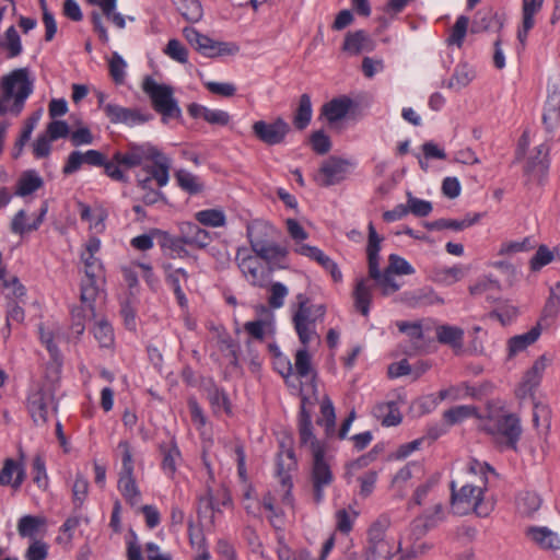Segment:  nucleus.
<instances>
[{"label":"nucleus","instance_id":"55","mask_svg":"<svg viewBox=\"0 0 560 560\" xmlns=\"http://www.w3.org/2000/svg\"><path fill=\"white\" fill-rule=\"evenodd\" d=\"M358 516V512L348 511L346 509L338 510L336 512V528L342 534H349L352 529L354 520Z\"/></svg>","mask_w":560,"mask_h":560},{"label":"nucleus","instance_id":"15","mask_svg":"<svg viewBox=\"0 0 560 560\" xmlns=\"http://www.w3.org/2000/svg\"><path fill=\"white\" fill-rule=\"evenodd\" d=\"M245 252L244 249H238L236 254V260L242 273L252 285L264 287L266 282L264 266L257 257L244 255Z\"/></svg>","mask_w":560,"mask_h":560},{"label":"nucleus","instance_id":"7","mask_svg":"<svg viewBox=\"0 0 560 560\" xmlns=\"http://www.w3.org/2000/svg\"><path fill=\"white\" fill-rule=\"evenodd\" d=\"M393 272L385 268L383 272L380 270L375 277L358 280L353 291L354 306L363 316L369 315L374 287L380 288L385 296L400 289V284L395 280Z\"/></svg>","mask_w":560,"mask_h":560},{"label":"nucleus","instance_id":"54","mask_svg":"<svg viewBox=\"0 0 560 560\" xmlns=\"http://www.w3.org/2000/svg\"><path fill=\"white\" fill-rule=\"evenodd\" d=\"M553 260V252L546 245H540L536 254L529 260V267L533 271H538Z\"/></svg>","mask_w":560,"mask_h":560},{"label":"nucleus","instance_id":"2","mask_svg":"<svg viewBox=\"0 0 560 560\" xmlns=\"http://www.w3.org/2000/svg\"><path fill=\"white\" fill-rule=\"evenodd\" d=\"M116 160L122 164L124 171L141 167L136 174V183L144 191L153 189V180L159 187H164L168 183L171 159L150 142H128L124 153H118Z\"/></svg>","mask_w":560,"mask_h":560},{"label":"nucleus","instance_id":"61","mask_svg":"<svg viewBox=\"0 0 560 560\" xmlns=\"http://www.w3.org/2000/svg\"><path fill=\"white\" fill-rule=\"evenodd\" d=\"M164 52L173 60L186 63L188 60V51L178 39H170Z\"/></svg>","mask_w":560,"mask_h":560},{"label":"nucleus","instance_id":"64","mask_svg":"<svg viewBox=\"0 0 560 560\" xmlns=\"http://www.w3.org/2000/svg\"><path fill=\"white\" fill-rule=\"evenodd\" d=\"M46 135L51 141L66 138L70 135V128L63 120H52L47 125Z\"/></svg>","mask_w":560,"mask_h":560},{"label":"nucleus","instance_id":"32","mask_svg":"<svg viewBox=\"0 0 560 560\" xmlns=\"http://www.w3.org/2000/svg\"><path fill=\"white\" fill-rule=\"evenodd\" d=\"M439 342L448 345L454 349H460L464 341V330L457 326L441 325L436 327Z\"/></svg>","mask_w":560,"mask_h":560},{"label":"nucleus","instance_id":"14","mask_svg":"<svg viewBox=\"0 0 560 560\" xmlns=\"http://www.w3.org/2000/svg\"><path fill=\"white\" fill-rule=\"evenodd\" d=\"M54 393L50 386H43L34 392L28 398V409L33 420L38 422H46L48 410L54 408Z\"/></svg>","mask_w":560,"mask_h":560},{"label":"nucleus","instance_id":"24","mask_svg":"<svg viewBox=\"0 0 560 560\" xmlns=\"http://www.w3.org/2000/svg\"><path fill=\"white\" fill-rule=\"evenodd\" d=\"M374 48L373 40L366 32L360 30L349 32L342 45V50L351 55H359L362 51H371Z\"/></svg>","mask_w":560,"mask_h":560},{"label":"nucleus","instance_id":"37","mask_svg":"<svg viewBox=\"0 0 560 560\" xmlns=\"http://www.w3.org/2000/svg\"><path fill=\"white\" fill-rule=\"evenodd\" d=\"M90 4L101 8L103 14L110 20L118 28L126 26L125 18L120 13H115L117 0H86Z\"/></svg>","mask_w":560,"mask_h":560},{"label":"nucleus","instance_id":"56","mask_svg":"<svg viewBox=\"0 0 560 560\" xmlns=\"http://www.w3.org/2000/svg\"><path fill=\"white\" fill-rule=\"evenodd\" d=\"M295 371L300 377H307L312 372L311 355L307 346H303L295 353Z\"/></svg>","mask_w":560,"mask_h":560},{"label":"nucleus","instance_id":"46","mask_svg":"<svg viewBox=\"0 0 560 560\" xmlns=\"http://www.w3.org/2000/svg\"><path fill=\"white\" fill-rule=\"evenodd\" d=\"M469 24V19L465 15H460L457 18L454 26L451 30L450 36L447 38V43L450 45H456L460 47L463 45L464 38L467 33Z\"/></svg>","mask_w":560,"mask_h":560},{"label":"nucleus","instance_id":"19","mask_svg":"<svg viewBox=\"0 0 560 560\" xmlns=\"http://www.w3.org/2000/svg\"><path fill=\"white\" fill-rule=\"evenodd\" d=\"M541 330V325L537 323L527 332L509 338L506 341L508 359L515 358L518 353L524 352L529 346L534 345L540 337Z\"/></svg>","mask_w":560,"mask_h":560},{"label":"nucleus","instance_id":"27","mask_svg":"<svg viewBox=\"0 0 560 560\" xmlns=\"http://www.w3.org/2000/svg\"><path fill=\"white\" fill-rule=\"evenodd\" d=\"M542 498L534 490L521 491L515 501L517 512L523 516H533L541 506Z\"/></svg>","mask_w":560,"mask_h":560},{"label":"nucleus","instance_id":"1","mask_svg":"<svg viewBox=\"0 0 560 560\" xmlns=\"http://www.w3.org/2000/svg\"><path fill=\"white\" fill-rule=\"evenodd\" d=\"M490 470L488 464L471 459L465 479L451 481V510L455 515L475 513L486 517L492 512L493 502L485 498Z\"/></svg>","mask_w":560,"mask_h":560},{"label":"nucleus","instance_id":"34","mask_svg":"<svg viewBox=\"0 0 560 560\" xmlns=\"http://www.w3.org/2000/svg\"><path fill=\"white\" fill-rule=\"evenodd\" d=\"M480 219V214L476 213L472 218L466 217L463 220H452V219H439L432 222H428L425 228L429 230H454L462 231L466 228H469L477 223Z\"/></svg>","mask_w":560,"mask_h":560},{"label":"nucleus","instance_id":"28","mask_svg":"<svg viewBox=\"0 0 560 560\" xmlns=\"http://www.w3.org/2000/svg\"><path fill=\"white\" fill-rule=\"evenodd\" d=\"M44 180L34 170L23 172L16 180L14 194L19 197H26L40 189Z\"/></svg>","mask_w":560,"mask_h":560},{"label":"nucleus","instance_id":"6","mask_svg":"<svg viewBox=\"0 0 560 560\" xmlns=\"http://www.w3.org/2000/svg\"><path fill=\"white\" fill-rule=\"evenodd\" d=\"M277 230L265 221H253L247 225V237L252 249L266 261H279L287 256V249L275 243Z\"/></svg>","mask_w":560,"mask_h":560},{"label":"nucleus","instance_id":"3","mask_svg":"<svg viewBox=\"0 0 560 560\" xmlns=\"http://www.w3.org/2000/svg\"><path fill=\"white\" fill-rule=\"evenodd\" d=\"M34 91V79L28 68H18L0 79V116H19Z\"/></svg>","mask_w":560,"mask_h":560},{"label":"nucleus","instance_id":"60","mask_svg":"<svg viewBox=\"0 0 560 560\" xmlns=\"http://www.w3.org/2000/svg\"><path fill=\"white\" fill-rule=\"evenodd\" d=\"M406 207L408 209V213L411 212L417 217H427L432 211V203L430 201L412 197L410 192H408Z\"/></svg>","mask_w":560,"mask_h":560},{"label":"nucleus","instance_id":"51","mask_svg":"<svg viewBox=\"0 0 560 560\" xmlns=\"http://www.w3.org/2000/svg\"><path fill=\"white\" fill-rule=\"evenodd\" d=\"M219 504V500L215 498L212 491L208 490L206 495L200 498L198 514L200 516H209L211 522H213L214 512L220 511Z\"/></svg>","mask_w":560,"mask_h":560},{"label":"nucleus","instance_id":"63","mask_svg":"<svg viewBox=\"0 0 560 560\" xmlns=\"http://www.w3.org/2000/svg\"><path fill=\"white\" fill-rule=\"evenodd\" d=\"M89 490V482L88 480L80 474L77 475L73 487H72V494H73V503L77 508H81Z\"/></svg>","mask_w":560,"mask_h":560},{"label":"nucleus","instance_id":"41","mask_svg":"<svg viewBox=\"0 0 560 560\" xmlns=\"http://www.w3.org/2000/svg\"><path fill=\"white\" fill-rule=\"evenodd\" d=\"M536 247V242L533 237L527 236L522 241H511L503 243L500 246L499 255L510 256L521 252H529Z\"/></svg>","mask_w":560,"mask_h":560},{"label":"nucleus","instance_id":"18","mask_svg":"<svg viewBox=\"0 0 560 560\" xmlns=\"http://www.w3.org/2000/svg\"><path fill=\"white\" fill-rule=\"evenodd\" d=\"M296 466V460L294 456V452L292 450H287L281 452L278 455L277 462V472L280 478L281 485L283 487L284 495L283 501L291 503V492L290 489L292 487L290 471L293 470Z\"/></svg>","mask_w":560,"mask_h":560},{"label":"nucleus","instance_id":"49","mask_svg":"<svg viewBox=\"0 0 560 560\" xmlns=\"http://www.w3.org/2000/svg\"><path fill=\"white\" fill-rule=\"evenodd\" d=\"M320 413L322 418L317 420V423L324 425L326 428L327 434H330V432H332L335 429L336 415L335 408L329 398H325L322 401Z\"/></svg>","mask_w":560,"mask_h":560},{"label":"nucleus","instance_id":"39","mask_svg":"<svg viewBox=\"0 0 560 560\" xmlns=\"http://www.w3.org/2000/svg\"><path fill=\"white\" fill-rule=\"evenodd\" d=\"M195 218L200 224L211 228L224 226L226 223L224 212L219 209H207L198 211L195 214Z\"/></svg>","mask_w":560,"mask_h":560},{"label":"nucleus","instance_id":"12","mask_svg":"<svg viewBox=\"0 0 560 560\" xmlns=\"http://www.w3.org/2000/svg\"><path fill=\"white\" fill-rule=\"evenodd\" d=\"M312 465V483L314 488V500L318 503L324 498V488L329 486L334 480L329 459L325 455V451H316Z\"/></svg>","mask_w":560,"mask_h":560},{"label":"nucleus","instance_id":"53","mask_svg":"<svg viewBox=\"0 0 560 560\" xmlns=\"http://www.w3.org/2000/svg\"><path fill=\"white\" fill-rule=\"evenodd\" d=\"M289 290L281 282H275L269 288L268 304L271 308H280L284 304V300L288 296Z\"/></svg>","mask_w":560,"mask_h":560},{"label":"nucleus","instance_id":"43","mask_svg":"<svg viewBox=\"0 0 560 560\" xmlns=\"http://www.w3.org/2000/svg\"><path fill=\"white\" fill-rule=\"evenodd\" d=\"M178 10L182 16L191 23L201 20L203 11L199 0H180Z\"/></svg>","mask_w":560,"mask_h":560},{"label":"nucleus","instance_id":"62","mask_svg":"<svg viewBox=\"0 0 560 560\" xmlns=\"http://www.w3.org/2000/svg\"><path fill=\"white\" fill-rule=\"evenodd\" d=\"M474 79V71L466 66L458 67L452 75L448 86L462 89L469 84Z\"/></svg>","mask_w":560,"mask_h":560},{"label":"nucleus","instance_id":"5","mask_svg":"<svg viewBox=\"0 0 560 560\" xmlns=\"http://www.w3.org/2000/svg\"><path fill=\"white\" fill-rule=\"evenodd\" d=\"M292 311V322L299 339L303 346H308L313 339L318 337L315 324L323 322L326 306L324 304H312L305 294L299 293L295 296Z\"/></svg>","mask_w":560,"mask_h":560},{"label":"nucleus","instance_id":"59","mask_svg":"<svg viewBox=\"0 0 560 560\" xmlns=\"http://www.w3.org/2000/svg\"><path fill=\"white\" fill-rule=\"evenodd\" d=\"M394 275H412L415 273L413 267L402 257L390 254L388 257V265L386 267Z\"/></svg>","mask_w":560,"mask_h":560},{"label":"nucleus","instance_id":"44","mask_svg":"<svg viewBox=\"0 0 560 560\" xmlns=\"http://www.w3.org/2000/svg\"><path fill=\"white\" fill-rule=\"evenodd\" d=\"M476 411L477 409L474 406H456L445 410L443 418L450 425H453L476 415Z\"/></svg>","mask_w":560,"mask_h":560},{"label":"nucleus","instance_id":"13","mask_svg":"<svg viewBox=\"0 0 560 560\" xmlns=\"http://www.w3.org/2000/svg\"><path fill=\"white\" fill-rule=\"evenodd\" d=\"M255 137L268 145L280 144L290 131L289 124L281 117L271 122L257 120L252 126Z\"/></svg>","mask_w":560,"mask_h":560},{"label":"nucleus","instance_id":"52","mask_svg":"<svg viewBox=\"0 0 560 560\" xmlns=\"http://www.w3.org/2000/svg\"><path fill=\"white\" fill-rule=\"evenodd\" d=\"M118 450L121 453V469L119 471V476L133 475V456L130 444L127 441H121L118 444Z\"/></svg>","mask_w":560,"mask_h":560},{"label":"nucleus","instance_id":"20","mask_svg":"<svg viewBox=\"0 0 560 560\" xmlns=\"http://www.w3.org/2000/svg\"><path fill=\"white\" fill-rule=\"evenodd\" d=\"M103 110L113 124L136 125L148 120L139 110L121 107L117 104L106 103Z\"/></svg>","mask_w":560,"mask_h":560},{"label":"nucleus","instance_id":"48","mask_svg":"<svg viewBox=\"0 0 560 560\" xmlns=\"http://www.w3.org/2000/svg\"><path fill=\"white\" fill-rule=\"evenodd\" d=\"M44 524V520L37 516L25 515L20 518L18 524V530L22 537H33L39 526Z\"/></svg>","mask_w":560,"mask_h":560},{"label":"nucleus","instance_id":"42","mask_svg":"<svg viewBox=\"0 0 560 560\" xmlns=\"http://www.w3.org/2000/svg\"><path fill=\"white\" fill-rule=\"evenodd\" d=\"M84 306H77L73 307L71 311V330L74 335L81 336L84 332L85 329V318L88 316V313L90 315H94V310L91 311L89 303H83Z\"/></svg>","mask_w":560,"mask_h":560},{"label":"nucleus","instance_id":"9","mask_svg":"<svg viewBox=\"0 0 560 560\" xmlns=\"http://www.w3.org/2000/svg\"><path fill=\"white\" fill-rule=\"evenodd\" d=\"M84 264V278L81 281L80 299L82 303H89L93 311V303L100 291V282L104 278V270L100 259L92 255H81Z\"/></svg>","mask_w":560,"mask_h":560},{"label":"nucleus","instance_id":"35","mask_svg":"<svg viewBox=\"0 0 560 560\" xmlns=\"http://www.w3.org/2000/svg\"><path fill=\"white\" fill-rule=\"evenodd\" d=\"M374 416L382 418V424L386 427L398 425L401 422V413L394 401L382 402L375 406Z\"/></svg>","mask_w":560,"mask_h":560},{"label":"nucleus","instance_id":"8","mask_svg":"<svg viewBox=\"0 0 560 560\" xmlns=\"http://www.w3.org/2000/svg\"><path fill=\"white\" fill-rule=\"evenodd\" d=\"M143 91L152 101L153 108L166 118H178L182 114L176 100L173 97V89L165 84H159L151 78L143 81Z\"/></svg>","mask_w":560,"mask_h":560},{"label":"nucleus","instance_id":"50","mask_svg":"<svg viewBox=\"0 0 560 560\" xmlns=\"http://www.w3.org/2000/svg\"><path fill=\"white\" fill-rule=\"evenodd\" d=\"M208 399L214 410V412L224 411L231 412V405L226 394L223 390L214 387L208 392Z\"/></svg>","mask_w":560,"mask_h":560},{"label":"nucleus","instance_id":"26","mask_svg":"<svg viewBox=\"0 0 560 560\" xmlns=\"http://www.w3.org/2000/svg\"><path fill=\"white\" fill-rule=\"evenodd\" d=\"M312 421H311V415L306 411L305 407L302 406L300 411V425H299V433H300V442L302 445H310L312 455L316 453V451H325L324 447L320 445L318 440L313 434L312 430Z\"/></svg>","mask_w":560,"mask_h":560},{"label":"nucleus","instance_id":"11","mask_svg":"<svg viewBox=\"0 0 560 560\" xmlns=\"http://www.w3.org/2000/svg\"><path fill=\"white\" fill-rule=\"evenodd\" d=\"M124 149L114 152L110 159H107L102 152L97 150H88L82 153V158L85 164L91 166L104 167V173L113 180L127 184L129 183V176L122 170V164L116 160L118 153H124Z\"/></svg>","mask_w":560,"mask_h":560},{"label":"nucleus","instance_id":"10","mask_svg":"<svg viewBox=\"0 0 560 560\" xmlns=\"http://www.w3.org/2000/svg\"><path fill=\"white\" fill-rule=\"evenodd\" d=\"M351 167L349 161L330 156L322 163L314 180L322 187L337 185L347 178Z\"/></svg>","mask_w":560,"mask_h":560},{"label":"nucleus","instance_id":"16","mask_svg":"<svg viewBox=\"0 0 560 560\" xmlns=\"http://www.w3.org/2000/svg\"><path fill=\"white\" fill-rule=\"evenodd\" d=\"M537 547L546 551L560 550V536L546 526H530L525 532Z\"/></svg>","mask_w":560,"mask_h":560},{"label":"nucleus","instance_id":"47","mask_svg":"<svg viewBox=\"0 0 560 560\" xmlns=\"http://www.w3.org/2000/svg\"><path fill=\"white\" fill-rule=\"evenodd\" d=\"M127 63L118 52H113L109 59V74L116 84H122L126 78Z\"/></svg>","mask_w":560,"mask_h":560},{"label":"nucleus","instance_id":"45","mask_svg":"<svg viewBox=\"0 0 560 560\" xmlns=\"http://www.w3.org/2000/svg\"><path fill=\"white\" fill-rule=\"evenodd\" d=\"M163 453L162 468L165 474L173 476L176 471V459L179 457V451L174 443L170 445H162Z\"/></svg>","mask_w":560,"mask_h":560},{"label":"nucleus","instance_id":"57","mask_svg":"<svg viewBox=\"0 0 560 560\" xmlns=\"http://www.w3.org/2000/svg\"><path fill=\"white\" fill-rule=\"evenodd\" d=\"M94 337L102 347H109L114 341V334L112 326L106 320H100L95 324Z\"/></svg>","mask_w":560,"mask_h":560},{"label":"nucleus","instance_id":"4","mask_svg":"<svg viewBox=\"0 0 560 560\" xmlns=\"http://www.w3.org/2000/svg\"><path fill=\"white\" fill-rule=\"evenodd\" d=\"M480 429L491 434L502 446L516 450L522 428L516 415L503 407L490 405L487 415L480 417Z\"/></svg>","mask_w":560,"mask_h":560},{"label":"nucleus","instance_id":"33","mask_svg":"<svg viewBox=\"0 0 560 560\" xmlns=\"http://www.w3.org/2000/svg\"><path fill=\"white\" fill-rule=\"evenodd\" d=\"M118 490L131 506H137L141 501V492L137 486L135 476H119Z\"/></svg>","mask_w":560,"mask_h":560},{"label":"nucleus","instance_id":"25","mask_svg":"<svg viewBox=\"0 0 560 560\" xmlns=\"http://www.w3.org/2000/svg\"><path fill=\"white\" fill-rule=\"evenodd\" d=\"M352 104V100L348 96L332 98L323 105L322 115L325 116L329 122H336L346 117Z\"/></svg>","mask_w":560,"mask_h":560},{"label":"nucleus","instance_id":"23","mask_svg":"<svg viewBox=\"0 0 560 560\" xmlns=\"http://www.w3.org/2000/svg\"><path fill=\"white\" fill-rule=\"evenodd\" d=\"M178 242L205 248L211 242L208 231L201 229L198 224L186 222L180 228V237Z\"/></svg>","mask_w":560,"mask_h":560},{"label":"nucleus","instance_id":"38","mask_svg":"<svg viewBox=\"0 0 560 560\" xmlns=\"http://www.w3.org/2000/svg\"><path fill=\"white\" fill-rule=\"evenodd\" d=\"M0 46L8 50V58H15L22 54L23 47L20 35L14 26H10L5 33Z\"/></svg>","mask_w":560,"mask_h":560},{"label":"nucleus","instance_id":"40","mask_svg":"<svg viewBox=\"0 0 560 560\" xmlns=\"http://www.w3.org/2000/svg\"><path fill=\"white\" fill-rule=\"evenodd\" d=\"M175 178L178 186L191 195L200 192L203 188L199 178L186 170H178L175 173Z\"/></svg>","mask_w":560,"mask_h":560},{"label":"nucleus","instance_id":"29","mask_svg":"<svg viewBox=\"0 0 560 560\" xmlns=\"http://www.w3.org/2000/svg\"><path fill=\"white\" fill-rule=\"evenodd\" d=\"M163 270L165 272L166 282L173 288L179 305L185 306L187 304V299L182 290L180 282L187 281L188 273L183 268H173L171 264H164Z\"/></svg>","mask_w":560,"mask_h":560},{"label":"nucleus","instance_id":"22","mask_svg":"<svg viewBox=\"0 0 560 560\" xmlns=\"http://www.w3.org/2000/svg\"><path fill=\"white\" fill-rule=\"evenodd\" d=\"M26 477L23 464H19L12 458H7L0 470V485L11 486L14 490L20 489Z\"/></svg>","mask_w":560,"mask_h":560},{"label":"nucleus","instance_id":"31","mask_svg":"<svg viewBox=\"0 0 560 560\" xmlns=\"http://www.w3.org/2000/svg\"><path fill=\"white\" fill-rule=\"evenodd\" d=\"M405 301L412 307L444 303L443 299L431 288H422L413 292L405 293Z\"/></svg>","mask_w":560,"mask_h":560},{"label":"nucleus","instance_id":"21","mask_svg":"<svg viewBox=\"0 0 560 560\" xmlns=\"http://www.w3.org/2000/svg\"><path fill=\"white\" fill-rule=\"evenodd\" d=\"M196 49L208 58L235 55L240 50L234 43L218 42L206 35L202 36Z\"/></svg>","mask_w":560,"mask_h":560},{"label":"nucleus","instance_id":"30","mask_svg":"<svg viewBox=\"0 0 560 560\" xmlns=\"http://www.w3.org/2000/svg\"><path fill=\"white\" fill-rule=\"evenodd\" d=\"M547 368V358L545 355L539 357L533 364V366L525 373L523 383L520 388L523 395L532 393L540 383L544 371Z\"/></svg>","mask_w":560,"mask_h":560},{"label":"nucleus","instance_id":"17","mask_svg":"<svg viewBox=\"0 0 560 560\" xmlns=\"http://www.w3.org/2000/svg\"><path fill=\"white\" fill-rule=\"evenodd\" d=\"M542 122L549 131L560 122V82L549 85Z\"/></svg>","mask_w":560,"mask_h":560},{"label":"nucleus","instance_id":"58","mask_svg":"<svg viewBox=\"0 0 560 560\" xmlns=\"http://www.w3.org/2000/svg\"><path fill=\"white\" fill-rule=\"evenodd\" d=\"M518 310L511 304H504L488 314L489 318L498 319L503 326L516 318Z\"/></svg>","mask_w":560,"mask_h":560},{"label":"nucleus","instance_id":"36","mask_svg":"<svg viewBox=\"0 0 560 560\" xmlns=\"http://www.w3.org/2000/svg\"><path fill=\"white\" fill-rule=\"evenodd\" d=\"M312 102L308 94H302L300 96L299 106L295 110L294 117H293V124L296 129L303 130L305 129L312 118Z\"/></svg>","mask_w":560,"mask_h":560}]
</instances>
